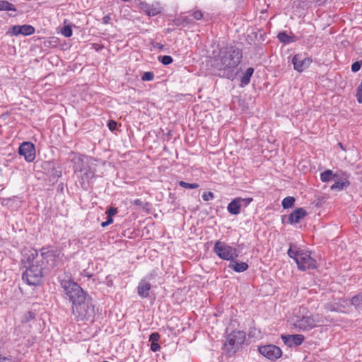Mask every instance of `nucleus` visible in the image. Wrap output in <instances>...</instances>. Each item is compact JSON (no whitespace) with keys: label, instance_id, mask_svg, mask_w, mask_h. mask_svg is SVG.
Returning a JSON list of instances; mask_svg holds the SVG:
<instances>
[{"label":"nucleus","instance_id":"nucleus-46","mask_svg":"<svg viewBox=\"0 0 362 362\" xmlns=\"http://www.w3.org/2000/svg\"><path fill=\"white\" fill-rule=\"evenodd\" d=\"M160 349V346L158 343H151V350L153 352H156L159 351Z\"/></svg>","mask_w":362,"mask_h":362},{"label":"nucleus","instance_id":"nucleus-31","mask_svg":"<svg viewBox=\"0 0 362 362\" xmlns=\"http://www.w3.org/2000/svg\"><path fill=\"white\" fill-rule=\"evenodd\" d=\"M237 199L240 204V207H247L252 202V198L251 197H248V198H240V197H237Z\"/></svg>","mask_w":362,"mask_h":362},{"label":"nucleus","instance_id":"nucleus-33","mask_svg":"<svg viewBox=\"0 0 362 362\" xmlns=\"http://www.w3.org/2000/svg\"><path fill=\"white\" fill-rule=\"evenodd\" d=\"M154 77H155V75H154L153 72L146 71L142 75L141 80L143 81H151L153 80Z\"/></svg>","mask_w":362,"mask_h":362},{"label":"nucleus","instance_id":"nucleus-40","mask_svg":"<svg viewBox=\"0 0 362 362\" xmlns=\"http://www.w3.org/2000/svg\"><path fill=\"white\" fill-rule=\"evenodd\" d=\"M21 25H13L11 28V32L12 35L17 36V35L21 34Z\"/></svg>","mask_w":362,"mask_h":362},{"label":"nucleus","instance_id":"nucleus-22","mask_svg":"<svg viewBox=\"0 0 362 362\" xmlns=\"http://www.w3.org/2000/svg\"><path fill=\"white\" fill-rule=\"evenodd\" d=\"M16 11L17 9L14 4L8 1L0 0V11Z\"/></svg>","mask_w":362,"mask_h":362},{"label":"nucleus","instance_id":"nucleus-12","mask_svg":"<svg viewBox=\"0 0 362 362\" xmlns=\"http://www.w3.org/2000/svg\"><path fill=\"white\" fill-rule=\"evenodd\" d=\"M306 215L307 212L303 208H298L295 209L291 214H290L288 217L286 216H282L281 221L283 223H297Z\"/></svg>","mask_w":362,"mask_h":362},{"label":"nucleus","instance_id":"nucleus-21","mask_svg":"<svg viewBox=\"0 0 362 362\" xmlns=\"http://www.w3.org/2000/svg\"><path fill=\"white\" fill-rule=\"evenodd\" d=\"M338 177H339V174L338 173L334 174L332 170H327L320 174V180L323 182H329Z\"/></svg>","mask_w":362,"mask_h":362},{"label":"nucleus","instance_id":"nucleus-30","mask_svg":"<svg viewBox=\"0 0 362 362\" xmlns=\"http://www.w3.org/2000/svg\"><path fill=\"white\" fill-rule=\"evenodd\" d=\"M179 185L185 189H197L199 187L197 183H188L185 181H180Z\"/></svg>","mask_w":362,"mask_h":362},{"label":"nucleus","instance_id":"nucleus-43","mask_svg":"<svg viewBox=\"0 0 362 362\" xmlns=\"http://www.w3.org/2000/svg\"><path fill=\"white\" fill-rule=\"evenodd\" d=\"M326 308L329 310V311H332V312H341V310L340 309H339L338 308H337L335 306V305L334 304H327L325 305Z\"/></svg>","mask_w":362,"mask_h":362},{"label":"nucleus","instance_id":"nucleus-32","mask_svg":"<svg viewBox=\"0 0 362 362\" xmlns=\"http://www.w3.org/2000/svg\"><path fill=\"white\" fill-rule=\"evenodd\" d=\"M61 33L66 37H69L72 35V29L71 25H65L61 30Z\"/></svg>","mask_w":362,"mask_h":362},{"label":"nucleus","instance_id":"nucleus-19","mask_svg":"<svg viewBox=\"0 0 362 362\" xmlns=\"http://www.w3.org/2000/svg\"><path fill=\"white\" fill-rule=\"evenodd\" d=\"M254 71L255 69L252 67H249L247 69V70L245 71L243 77L240 79V87L243 88L250 83V78L252 74H254Z\"/></svg>","mask_w":362,"mask_h":362},{"label":"nucleus","instance_id":"nucleus-23","mask_svg":"<svg viewBox=\"0 0 362 362\" xmlns=\"http://www.w3.org/2000/svg\"><path fill=\"white\" fill-rule=\"evenodd\" d=\"M278 40L284 44H290L295 40L293 37L288 35L286 32H281L277 35Z\"/></svg>","mask_w":362,"mask_h":362},{"label":"nucleus","instance_id":"nucleus-53","mask_svg":"<svg viewBox=\"0 0 362 362\" xmlns=\"http://www.w3.org/2000/svg\"><path fill=\"white\" fill-rule=\"evenodd\" d=\"M109 226V224H108V223H107V221H103V222H102V223H101V226H102L103 228H105V227H106V226Z\"/></svg>","mask_w":362,"mask_h":362},{"label":"nucleus","instance_id":"nucleus-28","mask_svg":"<svg viewBox=\"0 0 362 362\" xmlns=\"http://www.w3.org/2000/svg\"><path fill=\"white\" fill-rule=\"evenodd\" d=\"M305 337L302 334H292V344L300 346L304 341Z\"/></svg>","mask_w":362,"mask_h":362},{"label":"nucleus","instance_id":"nucleus-8","mask_svg":"<svg viewBox=\"0 0 362 362\" xmlns=\"http://www.w3.org/2000/svg\"><path fill=\"white\" fill-rule=\"evenodd\" d=\"M258 351L262 356L272 361L279 358L282 355L281 349L274 344L258 346Z\"/></svg>","mask_w":362,"mask_h":362},{"label":"nucleus","instance_id":"nucleus-5","mask_svg":"<svg viewBox=\"0 0 362 362\" xmlns=\"http://www.w3.org/2000/svg\"><path fill=\"white\" fill-rule=\"evenodd\" d=\"M245 340V332L235 330L228 334L224 343L225 349L228 353H235Z\"/></svg>","mask_w":362,"mask_h":362},{"label":"nucleus","instance_id":"nucleus-4","mask_svg":"<svg viewBox=\"0 0 362 362\" xmlns=\"http://www.w3.org/2000/svg\"><path fill=\"white\" fill-rule=\"evenodd\" d=\"M287 253L291 258L294 259L298 269L305 271L317 268V262L311 257L310 251H305L298 247L293 249L292 245H290Z\"/></svg>","mask_w":362,"mask_h":362},{"label":"nucleus","instance_id":"nucleus-54","mask_svg":"<svg viewBox=\"0 0 362 362\" xmlns=\"http://www.w3.org/2000/svg\"><path fill=\"white\" fill-rule=\"evenodd\" d=\"M339 146H340L341 148H343L342 147V144L341 143H339Z\"/></svg>","mask_w":362,"mask_h":362},{"label":"nucleus","instance_id":"nucleus-42","mask_svg":"<svg viewBox=\"0 0 362 362\" xmlns=\"http://www.w3.org/2000/svg\"><path fill=\"white\" fill-rule=\"evenodd\" d=\"M51 176L54 177H59L62 175V172L55 168L54 165H52V171L50 173Z\"/></svg>","mask_w":362,"mask_h":362},{"label":"nucleus","instance_id":"nucleus-36","mask_svg":"<svg viewBox=\"0 0 362 362\" xmlns=\"http://www.w3.org/2000/svg\"><path fill=\"white\" fill-rule=\"evenodd\" d=\"M191 22V20L188 17H184L182 18H178L175 21V24L177 25H181L185 24H188Z\"/></svg>","mask_w":362,"mask_h":362},{"label":"nucleus","instance_id":"nucleus-2","mask_svg":"<svg viewBox=\"0 0 362 362\" xmlns=\"http://www.w3.org/2000/svg\"><path fill=\"white\" fill-rule=\"evenodd\" d=\"M21 262L25 269L22 279L28 285L37 286L42 284L44 277L43 261L38 259V251L31 249L23 255Z\"/></svg>","mask_w":362,"mask_h":362},{"label":"nucleus","instance_id":"nucleus-39","mask_svg":"<svg viewBox=\"0 0 362 362\" xmlns=\"http://www.w3.org/2000/svg\"><path fill=\"white\" fill-rule=\"evenodd\" d=\"M214 197V193L211 192H206L202 194V199L204 201L212 200Z\"/></svg>","mask_w":362,"mask_h":362},{"label":"nucleus","instance_id":"nucleus-49","mask_svg":"<svg viewBox=\"0 0 362 362\" xmlns=\"http://www.w3.org/2000/svg\"><path fill=\"white\" fill-rule=\"evenodd\" d=\"M154 47H156L158 49H163L164 48V45H162L161 43H159V42H156L154 45H153Z\"/></svg>","mask_w":362,"mask_h":362},{"label":"nucleus","instance_id":"nucleus-26","mask_svg":"<svg viewBox=\"0 0 362 362\" xmlns=\"http://www.w3.org/2000/svg\"><path fill=\"white\" fill-rule=\"evenodd\" d=\"M295 202V198L293 197H286L282 200L281 205L284 209L291 208Z\"/></svg>","mask_w":362,"mask_h":362},{"label":"nucleus","instance_id":"nucleus-10","mask_svg":"<svg viewBox=\"0 0 362 362\" xmlns=\"http://www.w3.org/2000/svg\"><path fill=\"white\" fill-rule=\"evenodd\" d=\"M313 62L310 57H307L304 54H296L292 58L293 69L298 72H303L307 69Z\"/></svg>","mask_w":362,"mask_h":362},{"label":"nucleus","instance_id":"nucleus-1","mask_svg":"<svg viewBox=\"0 0 362 362\" xmlns=\"http://www.w3.org/2000/svg\"><path fill=\"white\" fill-rule=\"evenodd\" d=\"M58 279L65 298L72 304V313L76 318L81 321L92 320L95 310L90 297L71 278Z\"/></svg>","mask_w":362,"mask_h":362},{"label":"nucleus","instance_id":"nucleus-3","mask_svg":"<svg viewBox=\"0 0 362 362\" xmlns=\"http://www.w3.org/2000/svg\"><path fill=\"white\" fill-rule=\"evenodd\" d=\"M243 58L242 49L235 45L223 47L215 57V64L218 69L232 73L240 64Z\"/></svg>","mask_w":362,"mask_h":362},{"label":"nucleus","instance_id":"nucleus-7","mask_svg":"<svg viewBox=\"0 0 362 362\" xmlns=\"http://www.w3.org/2000/svg\"><path fill=\"white\" fill-rule=\"evenodd\" d=\"M213 251L218 257L224 260L230 261L231 259H235L239 255V252L236 248L220 240L215 243Z\"/></svg>","mask_w":362,"mask_h":362},{"label":"nucleus","instance_id":"nucleus-52","mask_svg":"<svg viewBox=\"0 0 362 362\" xmlns=\"http://www.w3.org/2000/svg\"><path fill=\"white\" fill-rule=\"evenodd\" d=\"M316 4L319 5L323 4L326 2L327 0H313Z\"/></svg>","mask_w":362,"mask_h":362},{"label":"nucleus","instance_id":"nucleus-25","mask_svg":"<svg viewBox=\"0 0 362 362\" xmlns=\"http://www.w3.org/2000/svg\"><path fill=\"white\" fill-rule=\"evenodd\" d=\"M351 305L356 308H360L362 306V292L355 295L351 300Z\"/></svg>","mask_w":362,"mask_h":362},{"label":"nucleus","instance_id":"nucleus-15","mask_svg":"<svg viewBox=\"0 0 362 362\" xmlns=\"http://www.w3.org/2000/svg\"><path fill=\"white\" fill-rule=\"evenodd\" d=\"M338 173L339 174V177L334 178L336 179L337 180L331 186V189L332 190L336 189L340 191L350 185V182L348 180V175L344 172H340Z\"/></svg>","mask_w":362,"mask_h":362},{"label":"nucleus","instance_id":"nucleus-6","mask_svg":"<svg viewBox=\"0 0 362 362\" xmlns=\"http://www.w3.org/2000/svg\"><path fill=\"white\" fill-rule=\"evenodd\" d=\"M40 252L41 260H45L50 269L57 267L64 256L59 249L51 246L42 247Z\"/></svg>","mask_w":362,"mask_h":362},{"label":"nucleus","instance_id":"nucleus-9","mask_svg":"<svg viewBox=\"0 0 362 362\" xmlns=\"http://www.w3.org/2000/svg\"><path fill=\"white\" fill-rule=\"evenodd\" d=\"M18 154L23 156L25 161L33 162L36 157L35 145L30 141L23 142L18 148Z\"/></svg>","mask_w":362,"mask_h":362},{"label":"nucleus","instance_id":"nucleus-37","mask_svg":"<svg viewBox=\"0 0 362 362\" xmlns=\"http://www.w3.org/2000/svg\"><path fill=\"white\" fill-rule=\"evenodd\" d=\"M160 337V334L158 332H153L149 336V341L151 343H158Z\"/></svg>","mask_w":362,"mask_h":362},{"label":"nucleus","instance_id":"nucleus-17","mask_svg":"<svg viewBox=\"0 0 362 362\" xmlns=\"http://www.w3.org/2000/svg\"><path fill=\"white\" fill-rule=\"evenodd\" d=\"M151 288V284L145 279H142L137 286L138 294L143 298H146L149 296V291Z\"/></svg>","mask_w":362,"mask_h":362},{"label":"nucleus","instance_id":"nucleus-48","mask_svg":"<svg viewBox=\"0 0 362 362\" xmlns=\"http://www.w3.org/2000/svg\"><path fill=\"white\" fill-rule=\"evenodd\" d=\"M111 20L110 15H106L103 18V24H108Z\"/></svg>","mask_w":362,"mask_h":362},{"label":"nucleus","instance_id":"nucleus-24","mask_svg":"<svg viewBox=\"0 0 362 362\" xmlns=\"http://www.w3.org/2000/svg\"><path fill=\"white\" fill-rule=\"evenodd\" d=\"M21 32L23 35H30L35 33V28L30 25H21Z\"/></svg>","mask_w":362,"mask_h":362},{"label":"nucleus","instance_id":"nucleus-35","mask_svg":"<svg viewBox=\"0 0 362 362\" xmlns=\"http://www.w3.org/2000/svg\"><path fill=\"white\" fill-rule=\"evenodd\" d=\"M47 43L49 46L57 47L59 43V40L57 37H51L49 40L45 42Z\"/></svg>","mask_w":362,"mask_h":362},{"label":"nucleus","instance_id":"nucleus-44","mask_svg":"<svg viewBox=\"0 0 362 362\" xmlns=\"http://www.w3.org/2000/svg\"><path fill=\"white\" fill-rule=\"evenodd\" d=\"M107 126L110 131H114L117 127V122L115 120H110Z\"/></svg>","mask_w":362,"mask_h":362},{"label":"nucleus","instance_id":"nucleus-13","mask_svg":"<svg viewBox=\"0 0 362 362\" xmlns=\"http://www.w3.org/2000/svg\"><path fill=\"white\" fill-rule=\"evenodd\" d=\"M139 6L148 16H154L162 12V7L157 2L150 4L146 1H140Z\"/></svg>","mask_w":362,"mask_h":362},{"label":"nucleus","instance_id":"nucleus-47","mask_svg":"<svg viewBox=\"0 0 362 362\" xmlns=\"http://www.w3.org/2000/svg\"><path fill=\"white\" fill-rule=\"evenodd\" d=\"M0 362H18L14 358H12L11 357H1L0 358Z\"/></svg>","mask_w":362,"mask_h":362},{"label":"nucleus","instance_id":"nucleus-11","mask_svg":"<svg viewBox=\"0 0 362 362\" xmlns=\"http://www.w3.org/2000/svg\"><path fill=\"white\" fill-rule=\"evenodd\" d=\"M317 320L313 316H303L293 324L294 326L302 331H308L316 327Z\"/></svg>","mask_w":362,"mask_h":362},{"label":"nucleus","instance_id":"nucleus-51","mask_svg":"<svg viewBox=\"0 0 362 362\" xmlns=\"http://www.w3.org/2000/svg\"><path fill=\"white\" fill-rule=\"evenodd\" d=\"M107 223H108L109 225L112 223H113V218H112V216H108L107 217Z\"/></svg>","mask_w":362,"mask_h":362},{"label":"nucleus","instance_id":"nucleus-27","mask_svg":"<svg viewBox=\"0 0 362 362\" xmlns=\"http://www.w3.org/2000/svg\"><path fill=\"white\" fill-rule=\"evenodd\" d=\"M35 313L33 311H28L25 313L21 318V322L23 324L29 322L30 320L35 317Z\"/></svg>","mask_w":362,"mask_h":362},{"label":"nucleus","instance_id":"nucleus-20","mask_svg":"<svg viewBox=\"0 0 362 362\" xmlns=\"http://www.w3.org/2000/svg\"><path fill=\"white\" fill-rule=\"evenodd\" d=\"M240 204L235 198L228 204L227 210L232 215H238L240 213Z\"/></svg>","mask_w":362,"mask_h":362},{"label":"nucleus","instance_id":"nucleus-18","mask_svg":"<svg viewBox=\"0 0 362 362\" xmlns=\"http://www.w3.org/2000/svg\"><path fill=\"white\" fill-rule=\"evenodd\" d=\"M228 268L233 269L235 272H243L248 269V264L246 262H238L234 259H231Z\"/></svg>","mask_w":362,"mask_h":362},{"label":"nucleus","instance_id":"nucleus-29","mask_svg":"<svg viewBox=\"0 0 362 362\" xmlns=\"http://www.w3.org/2000/svg\"><path fill=\"white\" fill-rule=\"evenodd\" d=\"M158 59L160 63L165 66L172 64L173 62V57L169 55L159 56Z\"/></svg>","mask_w":362,"mask_h":362},{"label":"nucleus","instance_id":"nucleus-50","mask_svg":"<svg viewBox=\"0 0 362 362\" xmlns=\"http://www.w3.org/2000/svg\"><path fill=\"white\" fill-rule=\"evenodd\" d=\"M134 204L137 206H141L142 204V202L139 199H136L134 201Z\"/></svg>","mask_w":362,"mask_h":362},{"label":"nucleus","instance_id":"nucleus-34","mask_svg":"<svg viewBox=\"0 0 362 362\" xmlns=\"http://www.w3.org/2000/svg\"><path fill=\"white\" fill-rule=\"evenodd\" d=\"M281 339L283 340L284 343L287 345L289 347H291L293 346L292 344V335H284L282 334L281 337Z\"/></svg>","mask_w":362,"mask_h":362},{"label":"nucleus","instance_id":"nucleus-41","mask_svg":"<svg viewBox=\"0 0 362 362\" xmlns=\"http://www.w3.org/2000/svg\"><path fill=\"white\" fill-rule=\"evenodd\" d=\"M192 16L196 20H201L203 18V13L200 10L192 12Z\"/></svg>","mask_w":362,"mask_h":362},{"label":"nucleus","instance_id":"nucleus-14","mask_svg":"<svg viewBox=\"0 0 362 362\" xmlns=\"http://www.w3.org/2000/svg\"><path fill=\"white\" fill-rule=\"evenodd\" d=\"M95 170L90 166H86V169L81 173L80 179L78 180L81 187L83 189H88L90 181L95 177Z\"/></svg>","mask_w":362,"mask_h":362},{"label":"nucleus","instance_id":"nucleus-38","mask_svg":"<svg viewBox=\"0 0 362 362\" xmlns=\"http://www.w3.org/2000/svg\"><path fill=\"white\" fill-rule=\"evenodd\" d=\"M362 66V62L361 61H357L352 64L351 65V71L353 72H357L358 71Z\"/></svg>","mask_w":362,"mask_h":362},{"label":"nucleus","instance_id":"nucleus-16","mask_svg":"<svg viewBox=\"0 0 362 362\" xmlns=\"http://www.w3.org/2000/svg\"><path fill=\"white\" fill-rule=\"evenodd\" d=\"M84 158L85 156L82 155L75 156L72 158V162L74 163V170L75 173H82L84 169H86V166H89V165L84 160Z\"/></svg>","mask_w":362,"mask_h":362},{"label":"nucleus","instance_id":"nucleus-45","mask_svg":"<svg viewBox=\"0 0 362 362\" xmlns=\"http://www.w3.org/2000/svg\"><path fill=\"white\" fill-rule=\"evenodd\" d=\"M117 213V209L114 207H110L107 211L106 214L108 216H112Z\"/></svg>","mask_w":362,"mask_h":362}]
</instances>
